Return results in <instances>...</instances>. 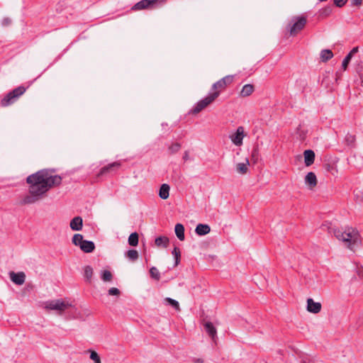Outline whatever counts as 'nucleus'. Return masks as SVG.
I'll return each instance as SVG.
<instances>
[{"mask_svg":"<svg viewBox=\"0 0 363 363\" xmlns=\"http://www.w3.org/2000/svg\"><path fill=\"white\" fill-rule=\"evenodd\" d=\"M26 182L28 194L20 201L21 205L33 204L42 199L51 188L60 185L62 177L53 175L51 170L42 169L29 175Z\"/></svg>","mask_w":363,"mask_h":363,"instance_id":"obj_1","label":"nucleus"},{"mask_svg":"<svg viewBox=\"0 0 363 363\" xmlns=\"http://www.w3.org/2000/svg\"><path fill=\"white\" fill-rule=\"evenodd\" d=\"M333 233L337 239L347 243V247L351 250L359 242V232L353 228L347 227L344 231L334 229Z\"/></svg>","mask_w":363,"mask_h":363,"instance_id":"obj_2","label":"nucleus"},{"mask_svg":"<svg viewBox=\"0 0 363 363\" xmlns=\"http://www.w3.org/2000/svg\"><path fill=\"white\" fill-rule=\"evenodd\" d=\"M28 86H19L7 93L1 100L0 106L6 107L14 104L26 91Z\"/></svg>","mask_w":363,"mask_h":363,"instance_id":"obj_3","label":"nucleus"},{"mask_svg":"<svg viewBox=\"0 0 363 363\" xmlns=\"http://www.w3.org/2000/svg\"><path fill=\"white\" fill-rule=\"evenodd\" d=\"M218 98L217 92H209L203 99L199 100L188 113H199L208 107Z\"/></svg>","mask_w":363,"mask_h":363,"instance_id":"obj_4","label":"nucleus"},{"mask_svg":"<svg viewBox=\"0 0 363 363\" xmlns=\"http://www.w3.org/2000/svg\"><path fill=\"white\" fill-rule=\"evenodd\" d=\"M306 23V16L303 15L294 16L291 19V23L288 25L286 28L290 35L294 36L304 28Z\"/></svg>","mask_w":363,"mask_h":363,"instance_id":"obj_5","label":"nucleus"},{"mask_svg":"<svg viewBox=\"0 0 363 363\" xmlns=\"http://www.w3.org/2000/svg\"><path fill=\"white\" fill-rule=\"evenodd\" d=\"M44 308L47 310L56 311L59 315L69 308L72 305L68 301L62 299H55L48 301L44 303Z\"/></svg>","mask_w":363,"mask_h":363,"instance_id":"obj_6","label":"nucleus"},{"mask_svg":"<svg viewBox=\"0 0 363 363\" xmlns=\"http://www.w3.org/2000/svg\"><path fill=\"white\" fill-rule=\"evenodd\" d=\"M234 77V75H227L219 79L212 85L210 92H217L218 97L220 94L225 90L226 86L233 83Z\"/></svg>","mask_w":363,"mask_h":363,"instance_id":"obj_7","label":"nucleus"},{"mask_svg":"<svg viewBox=\"0 0 363 363\" xmlns=\"http://www.w3.org/2000/svg\"><path fill=\"white\" fill-rule=\"evenodd\" d=\"M245 136L244 128L239 126L237 128L236 132L230 136L231 140L237 146H240L242 144L243 138Z\"/></svg>","mask_w":363,"mask_h":363,"instance_id":"obj_8","label":"nucleus"},{"mask_svg":"<svg viewBox=\"0 0 363 363\" xmlns=\"http://www.w3.org/2000/svg\"><path fill=\"white\" fill-rule=\"evenodd\" d=\"M307 310L313 313H318L321 310V304L319 302H315L313 298L307 299Z\"/></svg>","mask_w":363,"mask_h":363,"instance_id":"obj_9","label":"nucleus"},{"mask_svg":"<svg viewBox=\"0 0 363 363\" xmlns=\"http://www.w3.org/2000/svg\"><path fill=\"white\" fill-rule=\"evenodd\" d=\"M318 180L315 173L310 172L305 177V184L312 190L317 185Z\"/></svg>","mask_w":363,"mask_h":363,"instance_id":"obj_10","label":"nucleus"},{"mask_svg":"<svg viewBox=\"0 0 363 363\" xmlns=\"http://www.w3.org/2000/svg\"><path fill=\"white\" fill-rule=\"evenodd\" d=\"M9 275L11 281L17 285H22L25 282L26 274L24 272L15 273L11 272Z\"/></svg>","mask_w":363,"mask_h":363,"instance_id":"obj_11","label":"nucleus"},{"mask_svg":"<svg viewBox=\"0 0 363 363\" xmlns=\"http://www.w3.org/2000/svg\"><path fill=\"white\" fill-rule=\"evenodd\" d=\"M152 7L150 0H141L132 6L131 11H140Z\"/></svg>","mask_w":363,"mask_h":363,"instance_id":"obj_12","label":"nucleus"},{"mask_svg":"<svg viewBox=\"0 0 363 363\" xmlns=\"http://www.w3.org/2000/svg\"><path fill=\"white\" fill-rule=\"evenodd\" d=\"M121 166V163L118 162H114L111 164H108V165L102 167L100 169V172L98 174V176L104 175L108 172H110L111 171H113L116 169H118Z\"/></svg>","mask_w":363,"mask_h":363,"instance_id":"obj_13","label":"nucleus"},{"mask_svg":"<svg viewBox=\"0 0 363 363\" xmlns=\"http://www.w3.org/2000/svg\"><path fill=\"white\" fill-rule=\"evenodd\" d=\"M304 162L306 167L312 165L315 160V152L312 150H306L303 152Z\"/></svg>","mask_w":363,"mask_h":363,"instance_id":"obj_14","label":"nucleus"},{"mask_svg":"<svg viewBox=\"0 0 363 363\" xmlns=\"http://www.w3.org/2000/svg\"><path fill=\"white\" fill-rule=\"evenodd\" d=\"M70 228L72 230H80L83 226V220L80 216H76L72 218L69 223Z\"/></svg>","mask_w":363,"mask_h":363,"instance_id":"obj_15","label":"nucleus"},{"mask_svg":"<svg viewBox=\"0 0 363 363\" xmlns=\"http://www.w3.org/2000/svg\"><path fill=\"white\" fill-rule=\"evenodd\" d=\"M204 328L208 335L212 338L213 340H214L216 337L217 331L213 323L211 322H206L204 324Z\"/></svg>","mask_w":363,"mask_h":363,"instance_id":"obj_16","label":"nucleus"},{"mask_svg":"<svg viewBox=\"0 0 363 363\" xmlns=\"http://www.w3.org/2000/svg\"><path fill=\"white\" fill-rule=\"evenodd\" d=\"M211 231V228L207 224H198L196 227L195 232L198 235H205Z\"/></svg>","mask_w":363,"mask_h":363,"instance_id":"obj_17","label":"nucleus"},{"mask_svg":"<svg viewBox=\"0 0 363 363\" xmlns=\"http://www.w3.org/2000/svg\"><path fill=\"white\" fill-rule=\"evenodd\" d=\"M169 190L170 187L167 184H162L159 190V196L164 200L168 199Z\"/></svg>","mask_w":363,"mask_h":363,"instance_id":"obj_18","label":"nucleus"},{"mask_svg":"<svg viewBox=\"0 0 363 363\" xmlns=\"http://www.w3.org/2000/svg\"><path fill=\"white\" fill-rule=\"evenodd\" d=\"M80 249L86 253H89L94 250L95 245L92 241L84 240L81 245Z\"/></svg>","mask_w":363,"mask_h":363,"instance_id":"obj_19","label":"nucleus"},{"mask_svg":"<svg viewBox=\"0 0 363 363\" xmlns=\"http://www.w3.org/2000/svg\"><path fill=\"white\" fill-rule=\"evenodd\" d=\"M174 231L178 239L183 241L185 238L184 225L181 223L176 224Z\"/></svg>","mask_w":363,"mask_h":363,"instance_id":"obj_20","label":"nucleus"},{"mask_svg":"<svg viewBox=\"0 0 363 363\" xmlns=\"http://www.w3.org/2000/svg\"><path fill=\"white\" fill-rule=\"evenodd\" d=\"M255 90L254 86L252 84H248L243 86L240 95L243 97L250 96Z\"/></svg>","mask_w":363,"mask_h":363,"instance_id":"obj_21","label":"nucleus"},{"mask_svg":"<svg viewBox=\"0 0 363 363\" xmlns=\"http://www.w3.org/2000/svg\"><path fill=\"white\" fill-rule=\"evenodd\" d=\"M332 11H333L332 6H330V5L327 6L319 10L318 17L320 18H326L331 14Z\"/></svg>","mask_w":363,"mask_h":363,"instance_id":"obj_22","label":"nucleus"},{"mask_svg":"<svg viewBox=\"0 0 363 363\" xmlns=\"http://www.w3.org/2000/svg\"><path fill=\"white\" fill-rule=\"evenodd\" d=\"M250 164L249 161L246 159L245 162H240L237 164V172L241 174H245L247 172V166Z\"/></svg>","mask_w":363,"mask_h":363,"instance_id":"obj_23","label":"nucleus"},{"mask_svg":"<svg viewBox=\"0 0 363 363\" xmlns=\"http://www.w3.org/2000/svg\"><path fill=\"white\" fill-rule=\"evenodd\" d=\"M333 57V52L329 49H324L320 52L321 60L324 62L328 61Z\"/></svg>","mask_w":363,"mask_h":363,"instance_id":"obj_24","label":"nucleus"},{"mask_svg":"<svg viewBox=\"0 0 363 363\" xmlns=\"http://www.w3.org/2000/svg\"><path fill=\"white\" fill-rule=\"evenodd\" d=\"M155 243L157 247L162 246L167 247L169 243V239L165 236H160L155 239Z\"/></svg>","mask_w":363,"mask_h":363,"instance_id":"obj_25","label":"nucleus"},{"mask_svg":"<svg viewBox=\"0 0 363 363\" xmlns=\"http://www.w3.org/2000/svg\"><path fill=\"white\" fill-rule=\"evenodd\" d=\"M181 149V144L179 143H174L168 147L167 152L169 155H174L178 152Z\"/></svg>","mask_w":363,"mask_h":363,"instance_id":"obj_26","label":"nucleus"},{"mask_svg":"<svg viewBox=\"0 0 363 363\" xmlns=\"http://www.w3.org/2000/svg\"><path fill=\"white\" fill-rule=\"evenodd\" d=\"M138 234L137 233H133L128 238V244L130 246L135 247L138 244Z\"/></svg>","mask_w":363,"mask_h":363,"instance_id":"obj_27","label":"nucleus"},{"mask_svg":"<svg viewBox=\"0 0 363 363\" xmlns=\"http://www.w3.org/2000/svg\"><path fill=\"white\" fill-rule=\"evenodd\" d=\"M84 278L86 281L91 282L93 275V269L91 266H86L84 268Z\"/></svg>","mask_w":363,"mask_h":363,"instance_id":"obj_28","label":"nucleus"},{"mask_svg":"<svg viewBox=\"0 0 363 363\" xmlns=\"http://www.w3.org/2000/svg\"><path fill=\"white\" fill-rule=\"evenodd\" d=\"M84 241V240L83 239V236L81 234H75L72 238V243L76 246H79V247Z\"/></svg>","mask_w":363,"mask_h":363,"instance_id":"obj_29","label":"nucleus"},{"mask_svg":"<svg viewBox=\"0 0 363 363\" xmlns=\"http://www.w3.org/2000/svg\"><path fill=\"white\" fill-rule=\"evenodd\" d=\"M126 256L129 259L134 262L138 258V252L135 250H129L126 252Z\"/></svg>","mask_w":363,"mask_h":363,"instance_id":"obj_30","label":"nucleus"},{"mask_svg":"<svg viewBox=\"0 0 363 363\" xmlns=\"http://www.w3.org/2000/svg\"><path fill=\"white\" fill-rule=\"evenodd\" d=\"M355 71L358 74L362 82L363 83V62H358L355 65Z\"/></svg>","mask_w":363,"mask_h":363,"instance_id":"obj_31","label":"nucleus"},{"mask_svg":"<svg viewBox=\"0 0 363 363\" xmlns=\"http://www.w3.org/2000/svg\"><path fill=\"white\" fill-rule=\"evenodd\" d=\"M150 277L157 280L159 281L160 279V273L159 270L155 267H152L150 269Z\"/></svg>","mask_w":363,"mask_h":363,"instance_id":"obj_32","label":"nucleus"},{"mask_svg":"<svg viewBox=\"0 0 363 363\" xmlns=\"http://www.w3.org/2000/svg\"><path fill=\"white\" fill-rule=\"evenodd\" d=\"M172 253L174 255V259H175L174 266H177L180 262V257H181L180 250L177 247H175L174 248L173 251L172 252Z\"/></svg>","mask_w":363,"mask_h":363,"instance_id":"obj_33","label":"nucleus"},{"mask_svg":"<svg viewBox=\"0 0 363 363\" xmlns=\"http://www.w3.org/2000/svg\"><path fill=\"white\" fill-rule=\"evenodd\" d=\"M101 278L104 281H111L112 280L113 275L110 271L104 270L101 272Z\"/></svg>","mask_w":363,"mask_h":363,"instance_id":"obj_34","label":"nucleus"},{"mask_svg":"<svg viewBox=\"0 0 363 363\" xmlns=\"http://www.w3.org/2000/svg\"><path fill=\"white\" fill-rule=\"evenodd\" d=\"M164 301L171 305L173 308H174L177 311H180V307L179 302L174 299L171 298H165Z\"/></svg>","mask_w":363,"mask_h":363,"instance_id":"obj_35","label":"nucleus"},{"mask_svg":"<svg viewBox=\"0 0 363 363\" xmlns=\"http://www.w3.org/2000/svg\"><path fill=\"white\" fill-rule=\"evenodd\" d=\"M296 133L299 135L300 140H303L306 138L307 130L302 128L301 125L297 128Z\"/></svg>","mask_w":363,"mask_h":363,"instance_id":"obj_36","label":"nucleus"},{"mask_svg":"<svg viewBox=\"0 0 363 363\" xmlns=\"http://www.w3.org/2000/svg\"><path fill=\"white\" fill-rule=\"evenodd\" d=\"M352 58V57H351L350 55H347L343 59V61L342 62V68L344 71L347 69Z\"/></svg>","mask_w":363,"mask_h":363,"instance_id":"obj_37","label":"nucleus"},{"mask_svg":"<svg viewBox=\"0 0 363 363\" xmlns=\"http://www.w3.org/2000/svg\"><path fill=\"white\" fill-rule=\"evenodd\" d=\"M90 359L94 362V363H101L99 355L95 351H91L90 353Z\"/></svg>","mask_w":363,"mask_h":363,"instance_id":"obj_38","label":"nucleus"},{"mask_svg":"<svg viewBox=\"0 0 363 363\" xmlns=\"http://www.w3.org/2000/svg\"><path fill=\"white\" fill-rule=\"evenodd\" d=\"M333 1L334 4L335 5V6H337L338 8L343 7L347 1V0H333Z\"/></svg>","mask_w":363,"mask_h":363,"instance_id":"obj_39","label":"nucleus"},{"mask_svg":"<svg viewBox=\"0 0 363 363\" xmlns=\"http://www.w3.org/2000/svg\"><path fill=\"white\" fill-rule=\"evenodd\" d=\"M120 294V290L115 287H112L108 290V295L110 296H119Z\"/></svg>","mask_w":363,"mask_h":363,"instance_id":"obj_40","label":"nucleus"},{"mask_svg":"<svg viewBox=\"0 0 363 363\" xmlns=\"http://www.w3.org/2000/svg\"><path fill=\"white\" fill-rule=\"evenodd\" d=\"M352 6H360L362 4V0H351Z\"/></svg>","mask_w":363,"mask_h":363,"instance_id":"obj_41","label":"nucleus"},{"mask_svg":"<svg viewBox=\"0 0 363 363\" xmlns=\"http://www.w3.org/2000/svg\"><path fill=\"white\" fill-rule=\"evenodd\" d=\"M358 52V47H354L353 48L351 51L347 54V55H351V57H353V55L357 53Z\"/></svg>","mask_w":363,"mask_h":363,"instance_id":"obj_42","label":"nucleus"},{"mask_svg":"<svg viewBox=\"0 0 363 363\" xmlns=\"http://www.w3.org/2000/svg\"><path fill=\"white\" fill-rule=\"evenodd\" d=\"M183 160H184V162H186L187 160H189V152L188 150H186L184 152Z\"/></svg>","mask_w":363,"mask_h":363,"instance_id":"obj_43","label":"nucleus"},{"mask_svg":"<svg viewBox=\"0 0 363 363\" xmlns=\"http://www.w3.org/2000/svg\"><path fill=\"white\" fill-rule=\"evenodd\" d=\"M150 1H151L152 6H154V5L156 4L164 3L166 1V0H150Z\"/></svg>","mask_w":363,"mask_h":363,"instance_id":"obj_44","label":"nucleus"},{"mask_svg":"<svg viewBox=\"0 0 363 363\" xmlns=\"http://www.w3.org/2000/svg\"><path fill=\"white\" fill-rule=\"evenodd\" d=\"M357 274H358V276H359L360 278L363 279V268H362H362H360V269H358V270H357Z\"/></svg>","mask_w":363,"mask_h":363,"instance_id":"obj_45","label":"nucleus"},{"mask_svg":"<svg viewBox=\"0 0 363 363\" xmlns=\"http://www.w3.org/2000/svg\"><path fill=\"white\" fill-rule=\"evenodd\" d=\"M257 155V151L256 150H254L252 152V157H256Z\"/></svg>","mask_w":363,"mask_h":363,"instance_id":"obj_46","label":"nucleus"},{"mask_svg":"<svg viewBox=\"0 0 363 363\" xmlns=\"http://www.w3.org/2000/svg\"><path fill=\"white\" fill-rule=\"evenodd\" d=\"M195 363H203V360L201 359H197L196 361H195Z\"/></svg>","mask_w":363,"mask_h":363,"instance_id":"obj_47","label":"nucleus"},{"mask_svg":"<svg viewBox=\"0 0 363 363\" xmlns=\"http://www.w3.org/2000/svg\"><path fill=\"white\" fill-rule=\"evenodd\" d=\"M306 363H313V362L309 361L308 362H306Z\"/></svg>","mask_w":363,"mask_h":363,"instance_id":"obj_48","label":"nucleus"}]
</instances>
